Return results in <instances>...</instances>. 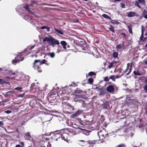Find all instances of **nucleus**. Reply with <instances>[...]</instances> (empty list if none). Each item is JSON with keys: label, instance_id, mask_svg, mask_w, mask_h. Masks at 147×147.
Wrapping results in <instances>:
<instances>
[{"label": "nucleus", "instance_id": "1", "mask_svg": "<svg viewBox=\"0 0 147 147\" xmlns=\"http://www.w3.org/2000/svg\"><path fill=\"white\" fill-rule=\"evenodd\" d=\"M46 62H47V61L45 59H43L41 61L40 60H36L33 63V67L35 69H37L39 72H41L42 70L38 66V65H41L45 63Z\"/></svg>", "mask_w": 147, "mask_h": 147}, {"label": "nucleus", "instance_id": "2", "mask_svg": "<svg viewBox=\"0 0 147 147\" xmlns=\"http://www.w3.org/2000/svg\"><path fill=\"white\" fill-rule=\"evenodd\" d=\"M116 86L115 84L110 85L106 88V90L110 93H113Z\"/></svg>", "mask_w": 147, "mask_h": 147}, {"label": "nucleus", "instance_id": "3", "mask_svg": "<svg viewBox=\"0 0 147 147\" xmlns=\"http://www.w3.org/2000/svg\"><path fill=\"white\" fill-rule=\"evenodd\" d=\"M17 58L19 59H14L12 60V63L13 64L15 65L17 63L20 61H22L23 60L22 58L21 57V56L20 55H17Z\"/></svg>", "mask_w": 147, "mask_h": 147}, {"label": "nucleus", "instance_id": "4", "mask_svg": "<svg viewBox=\"0 0 147 147\" xmlns=\"http://www.w3.org/2000/svg\"><path fill=\"white\" fill-rule=\"evenodd\" d=\"M127 16L129 17H131L135 16H138V13L135 11H130L127 13Z\"/></svg>", "mask_w": 147, "mask_h": 147}, {"label": "nucleus", "instance_id": "5", "mask_svg": "<svg viewBox=\"0 0 147 147\" xmlns=\"http://www.w3.org/2000/svg\"><path fill=\"white\" fill-rule=\"evenodd\" d=\"M50 37H46L43 39V42H51L54 39V38L51 36H49Z\"/></svg>", "mask_w": 147, "mask_h": 147}, {"label": "nucleus", "instance_id": "6", "mask_svg": "<svg viewBox=\"0 0 147 147\" xmlns=\"http://www.w3.org/2000/svg\"><path fill=\"white\" fill-rule=\"evenodd\" d=\"M51 42V45L53 47H54L55 45H58L59 44V41L57 40H56L55 39H53Z\"/></svg>", "mask_w": 147, "mask_h": 147}, {"label": "nucleus", "instance_id": "7", "mask_svg": "<svg viewBox=\"0 0 147 147\" xmlns=\"http://www.w3.org/2000/svg\"><path fill=\"white\" fill-rule=\"evenodd\" d=\"M63 131L64 130L63 129H62L60 130L59 131L58 133H59V134H61V138L62 139H63L64 140L66 141L67 138H65L64 136H63V135L62 134V133H63L64 134H66L65 133V132Z\"/></svg>", "mask_w": 147, "mask_h": 147}, {"label": "nucleus", "instance_id": "8", "mask_svg": "<svg viewBox=\"0 0 147 147\" xmlns=\"http://www.w3.org/2000/svg\"><path fill=\"white\" fill-rule=\"evenodd\" d=\"M82 97L83 96L82 95L76 94L74 98V99L75 102H77L78 100V99L82 98Z\"/></svg>", "mask_w": 147, "mask_h": 147}, {"label": "nucleus", "instance_id": "9", "mask_svg": "<svg viewBox=\"0 0 147 147\" xmlns=\"http://www.w3.org/2000/svg\"><path fill=\"white\" fill-rule=\"evenodd\" d=\"M55 30V33L57 34H60L61 35H63L64 33L62 30H60L57 29L55 28H54Z\"/></svg>", "mask_w": 147, "mask_h": 147}, {"label": "nucleus", "instance_id": "10", "mask_svg": "<svg viewBox=\"0 0 147 147\" xmlns=\"http://www.w3.org/2000/svg\"><path fill=\"white\" fill-rule=\"evenodd\" d=\"M24 137L26 140H29L31 138V136L29 132H27L24 134Z\"/></svg>", "mask_w": 147, "mask_h": 147}, {"label": "nucleus", "instance_id": "11", "mask_svg": "<svg viewBox=\"0 0 147 147\" xmlns=\"http://www.w3.org/2000/svg\"><path fill=\"white\" fill-rule=\"evenodd\" d=\"M127 28L128 29V31L129 33L131 34H133V32L132 31V28L133 27V25H127Z\"/></svg>", "mask_w": 147, "mask_h": 147}, {"label": "nucleus", "instance_id": "12", "mask_svg": "<svg viewBox=\"0 0 147 147\" xmlns=\"http://www.w3.org/2000/svg\"><path fill=\"white\" fill-rule=\"evenodd\" d=\"M79 129H81L82 130H84V132H83V133L85 134V135H89V133L90 132H91L90 131L84 130L83 129L79 128Z\"/></svg>", "mask_w": 147, "mask_h": 147}, {"label": "nucleus", "instance_id": "13", "mask_svg": "<svg viewBox=\"0 0 147 147\" xmlns=\"http://www.w3.org/2000/svg\"><path fill=\"white\" fill-rule=\"evenodd\" d=\"M61 44L63 46V48L65 49H66V46L67 45V43L65 41H62L60 42Z\"/></svg>", "mask_w": 147, "mask_h": 147}, {"label": "nucleus", "instance_id": "14", "mask_svg": "<svg viewBox=\"0 0 147 147\" xmlns=\"http://www.w3.org/2000/svg\"><path fill=\"white\" fill-rule=\"evenodd\" d=\"M102 16L104 17V18L107 19L109 20H111V18L109 16L105 14H103L102 15Z\"/></svg>", "mask_w": 147, "mask_h": 147}, {"label": "nucleus", "instance_id": "15", "mask_svg": "<svg viewBox=\"0 0 147 147\" xmlns=\"http://www.w3.org/2000/svg\"><path fill=\"white\" fill-rule=\"evenodd\" d=\"M117 63L116 61H113L109 63V65L108 66L109 68H111L113 67V64H115Z\"/></svg>", "mask_w": 147, "mask_h": 147}, {"label": "nucleus", "instance_id": "16", "mask_svg": "<svg viewBox=\"0 0 147 147\" xmlns=\"http://www.w3.org/2000/svg\"><path fill=\"white\" fill-rule=\"evenodd\" d=\"M98 91L100 92V95H102L104 94V92L102 88H98Z\"/></svg>", "mask_w": 147, "mask_h": 147}, {"label": "nucleus", "instance_id": "17", "mask_svg": "<svg viewBox=\"0 0 147 147\" xmlns=\"http://www.w3.org/2000/svg\"><path fill=\"white\" fill-rule=\"evenodd\" d=\"M145 29L144 28V26H141V38H142L143 37V36H144V32L145 31Z\"/></svg>", "mask_w": 147, "mask_h": 147}, {"label": "nucleus", "instance_id": "18", "mask_svg": "<svg viewBox=\"0 0 147 147\" xmlns=\"http://www.w3.org/2000/svg\"><path fill=\"white\" fill-rule=\"evenodd\" d=\"M124 46V45L123 43V42L122 44H119L116 46V48L118 49H121L122 47H123Z\"/></svg>", "mask_w": 147, "mask_h": 147}, {"label": "nucleus", "instance_id": "19", "mask_svg": "<svg viewBox=\"0 0 147 147\" xmlns=\"http://www.w3.org/2000/svg\"><path fill=\"white\" fill-rule=\"evenodd\" d=\"M118 53L117 52H114L112 54V56L114 58L118 57Z\"/></svg>", "mask_w": 147, "mask_h": 147}, {"label": "nucleus", "instance_id": "20", "mask_svg": "<svg viewBox=\"0 0 147 147\" xmlns=\"http://www.w3.org/2000/svg\"><path fill=\"white\" fill-rule=\"evenodd\" d=\"M12 93V92L11 91H8L6 92L4 96L5 97H7L11 95Z\"/></svg>", "mask_w": 147, "mask_h": 147}, {"label": "nucleus", "instance_id": "21", "mask_svg": "<svg viewBox=\"0 0 147 147\" xmlns=\"http://www.w3.org/2000/svg\"><path fill=\"white\" fill-rule=\"evenodd\" d=\"M48 55H49L51 58L54 57L55 55V53L53 52H52V53L49 52L48 53Z\"/></svg>", "mask_w": 147, "mask_h": 147}, {"label": "nucleus", "instance_id": "22", "mask_svg": "<svg viewBox=\"0 0 147 147\" xmlns=\"http://www.w3.org/2000/svg\"><path fill=\"white\" fill-rule=\"evenodd\" d=\"M133 73L136 76H140L141 75V74L138 71H134Z\"/></svg>", "mask_w": 147, "mask_h": 147}, {"label": "nucleus", "instance_id": "23", "mask_svg": "<svg viewBox=\"0 0 147 147\" xmlns=\"http://www.w3.org/2000/svg\"><path fill=\"white\" fill-rule=\"evenodd\" d=\"M127 68L124 71V73H125L127 72L128 71V70H129L130 66L131 65H130L129 63H128L127 64Z\"/></svg>", "mask_w": 147, "mask_h": 147}, {"label": "nucleus", "instance_id": "24", "mask_svg": "<svg viewBox=\"0 0 147 147\" xmlns=\"http://www.w3.org/2000/svg\"><path fill=\"white\" fill-rule=\"evenodd\" d=\"M24 7L25 9L27 10L28 12L30 10L29 9L30 7L29 6L27 5H26L24 6Z\"/></svg>", "mask_w": 147, "mask_h": 147}, {"label": "nucleus", "instance_id": "25", "mask_svg": "<svg viewBox=\"0 0 147 147\" xmlns=\"http://www.w3.org/2000/svg\"><path fill=\"white\" fill-rule=\"evenodd\" d=\"M88 142L90 145H91V144H95L96 143V142L95 141L88 140Z\"/></svg>", "mask_w": 147, "mask_h": 147}, {"label": "nucleus", "instance_id": "26", "mask_svg": "<svg viewBox=\"0 0 147 147\" xmlns=\"http://www.w3.org/2000/svg\"><path fill=\"white\" fill-rule=\"evenodd\" d=\"M109 30H110L113 33H115V30L113 26H110V27L109 28Z\"/></svg>", "mask_w": 147, "mask_h": 147}, {"label": "nucleus", "instance_id": "27", "mask_svg": "<svg viewBox=\"0 0 147 147\" xmlns=\"http://www.w3.org/2000/svg\"><path fill=\"white\" fill-rule=\"evenodd\" d=\"M110 79L112 80L113 81H115V75H111L110 76H109Z\"/></svg>", "mask_w": 147, "mask_h": 147}, {"label": "nucleus", "instance_id": "28", "mask_svg": "<svg viewBox=\"0 0 147 147\" xmlns=\"http://www.w3.org/2000/svg\"><path fill=\"white\" fill-rule=\"evenodd\" d=\"M107 104L106 103L103 104L102 105V108L104 109H107Z\"/></svg>", "mask_w": 147, "mask_h": 147}, {"label": "nucleus", "instance_id": "29", "mask_svg": "<svg viewBox=\"0 0 147 147\" xmlns=\"http://www.w3.org/2000/svg\"><path fill=\"white\" fill-rule=\"evenodd\" d=\"M13 71L12 70H10L8 71V74H10L11 75H15V72H12Z\"/></svg>", "mask_w": 147, "mask_h": 147}, {"label": "nucleus", "instance_id": "30", "mask_svg": "<svg viewBox=\"0 0 147 147\" xmlns=\"http://www.w3.org/2000/svg\"><path fill=\"white\" fill-rule=\"evenodd\" d=\"M111 23L113 24H118L119 22L115 20H113L111 22Z\"/></svg>", "mask_w": 147, "mask_h": 147}, {"label": "nucleus", "instance_id": "31", "mask_svg": "<svg viewBox=\"0 0 147 147\" xmlns=\"http://www.w3.org/2000/svg\"><path fill=\"white\" fill-rule=\"evenodd\" d=\"M36 4V3L34 1H32L31 2V3H30V5L31 6H32V7H33L34 5H35Z\"/></svg>", "mask_w": 147, "mask_h": 147}, {"label": "nucleus", "instance_id": "32", "mask_svg": "<svg viewBox=\"0 0 147 147\" xmlns=\"http://www.w3.org/2000/svg\"><path fill=\"white\" fill-rule=\"evenodd\" d=\"M147 37H144V36H143V37L142 38H141V36H140V39L141 40H142V41H144L146 40V39H147Z\"/></svg>", "mask_w": 147, "mask_h": 147}, {"label": "nucleus", "instance_id": "33", "mask_svg": "<svg viewBox=\"0 0 147 147\" xmlns=\"http://www.w3.org/2000/svg\"><path fill=\"white\" fill-rule=\"evenodd\" d=\"M95 75V73L92 71L90 72L89 73H88V75L90 76H92L94 75Z\"/></svg>", "mask_w": 147, "mask_h": 147}, {"label": "nucleus", "instance_id": "34", "mask_svg": "<svg viewBox=\"0 0 147 147\" xmlns=\"http://www.w3.org/2000/svg\"><path fill=\"white\" fill-rule=\"evenodd\" d=\"M88 82L90 84H92L93 82V80L92 78H90L88 80Z\"/></svg>", "mask_w": 147, "mask_h": 147}, {"label": "nucleus", "instance_id": "35", "mask_svg": "<svg viewBox=\"0 0 147 147\" xmlns=\"http://www.w3.org/2000/svg\"><path fill=\"white\" fill-rule=\"evenodd\" d=\"M82 112V111L81 110H78L77 112L76 113L77 114V115H78L80 114Z\"/></svg>", "mask_w": 147, "mask_h": 147}, {"label": "nucleus", "instance_id": "36", "mask_svg": "<svg viewBox=\"0 0 147 147\" xmlns=\"http://www.w3.org/2000/svg\"><path fill=\"white\" fill-rule=\"evenodd\" d=\"M131 67H132V65H131V66H130L129 70L128 73H127L126 74V75H127V76L129 74V73L131 72Z\"/></svg>", "mask_w": 147, "mask_h": 147}, {"label": "nucleus", "instance_id": "37", "mask_svg": "<svg viewBox=\"0 0 147 147\" xmlns=\"http://www.w3.org/2000/svg\"><path fill=\"white\" fill-rule=\"evenodd\" d=\"M14 89L18 91H21L22 89V88L20 87H17L15 88Z\"/></svg>", "mask_w": 147, "mask_h": 147}, {"label": "nucleus", "instance_id": "38", "mask_svg": "<svg viewBox=\"0 0 147 147\" xmlns=\"http://www.w3.org/2000/svg\"><path fill=\"white\" fill-rule=\"evenodd\" d=\"M5 81L3 79H0V84H3L5 83Z\"/></svg>", "mask_w": 147, "mask_h": 147}, {"label": "nucleus", "instance_id": "39", "mask_svg": "<svg viewBox=\"0 0 147 147\" xmlns=\"http://www.w3.org/2000/svg\"><path fill=\"white\" fill-rule=\"evenodd\" d=\"M34 46H35V45H33L32 46H29L28 47V49L29 50H31L32 49H33L34 48Z\"/></svg>", "mask_w": 147, "mask_h": 147}, {"label": "nucleus", "instance_id": "40", "mask_svg": "<svg viewBox=\"0 0 147 147\" xmlns=\"http://www.w3.org/2000/svg\"><path fill=\"white\" fill-rule=\"evenodd\" d=\"M104 81H106V82H107V81H109V79L108 77L107 76V77H105L104 79Z\"/></svg>", "mask_w": 147, "mask_h": 147}, {"label": "nucleus", "instance_id": "41", "mask_svg": "<svg viewBox=\"0 0 147 147\" xmlns=\"http://www.w3.org/2000/svg\"><path fill=\"white\" fill-rule=\"evenodd\" d=\"M25 94L24 93H23L22 94H20L18 95V97H23L24 96Z\"/></svg>", "mask_w": 147, "mask_h": 147}, {"label": "nucleus", "instance_id": "42", "mask_svg": "<svg viewBox=\"0 0 147 147\" xmlns=\"http://www.w3.org/2000/svg\"><path fill=\"white\" fill-rule=\"evenodd\" d=\"M135 5H136L139 8H141V7L138 4L137 1H136L135 3Z\"/></svg>", "mask_w": 147, "mask_h": 147}, {"label": "nucleus", "instance_id": "43", "mask_svg": "<svg viewBox=\"0 0 147 147\" xmlns=\"http://www.w3.org/2000/svg\"><path fill=\"white\" fill-rule=\"evenodd\" d=\"M4 112V113H6L9 114L11 113L12 111L10 110H7V111H5Z\"/></svg>", "mask_w": 147, "mask_h": 147}, {"label": "nucleus", "instance_id": "44", "mask_svg": "<svg viewBox=\"0 0 147 147\" xmlns=\"http://www.w3.org/2000/svg\"><path fill=\"white\" fill-rule=\"evenodd\" d=\"M117 147H125V145L124 144H121L117 146Z\"/></svg>", "mask_w": 147, "mask_h": 147}, {"label": "nucleus", "instance_id": "45", "mask_svg": "<svg viewBox=\"0 0 147 147\" xmlns=\"http://www.w3.org/2000/svg\"><path fill=\"white\" fill-rule=\"evenodd\" d=\"M78 115H77V114H76V113H75L74 114H72L71 116L72 117L74 118V117H76Z\"/></svg>", "mask_w": 147, "mask_h": 147}, {"label": "nucleus", "instance_id": "46", "mask_svg": "<svg viewBox=\"0 0 147 147\" xmlns=\"http://www.w3.org/2000/svg\"><path fill=\"white\" fill-rule=\"evenodd\" d=\"M5 79L7 81H9L10 80V78L9 77L7 76L5 78Z\"/></svg>", "mask_w": 147, "mask_h": 147}, {"label": "nucleus", "instance_id": "47", "mask_svg": "<svg viewBox=\"0 0 147 147\" xmlns=\"http://www.w3.org/2000/svg\"><path fill=\"white\" fill-rule=\"evenodd\" d=\"M147 13V11L145 10L144 9V11H143V12L142 13V14L143 15H145Z\"/></svg>", "mask_w": 147, "mask_h": 147}, {"label": "nucleus", "instance_id": "48", "mask_svg": "<svg viewBox=\"0 0 147 147\" xmlns=\"http://www.w3.org/2000/svg\"><path fill=\"white\" fill-rule=\"evenodd\" d=\"M139 3H144L145 2L144 0H138Z\"/></svg>", "mask_w": 147, "mask_h": 147}, {"label": "nucleus", "instance_id": "49", "mask_svg": "<svg viewBox=\"0 0 147 147\" xmlns=\"http://www.w3.org/2000/svg\"><path fill=\"white\" fill-rule=\"evenodd\" d=\"M121 34L123 35V36L124 37V38H126V34L124 33H121Z\"/></svg>", "mask_w": 147, "mask_h": 147}, {"label": "nucleus", "instance_id": "50", "mask_svg": "<svg viewBox=\"0 0 147 147\" xmlns=\"http://www.w3.org/2000/svg\"><path fill=\"white\" fill-rule=\"evenodd\" d=\"M144 89L145 90L147 91V84L144 87Z\"/></svg>", "mask_w": 147, "mask_h": 147}, {"label": "nucleus", "instance_id": "51", "mask_svg": "<svg viewBox=\"0 0 147 147\" xmlns=\"http://www.w3.org/2000/svg\"><path fill=\"white\" fill-rule=\"evenodd\" d=\"M76 92L78 93H80L82 92V90H76Z\"/></svg>", "mask_w": 147, "mask_h": 147}, {"label": "nucleus", "instance_id": "52", "mask_svg": "<svg viewBox=\"0 0 147 147\" xmlns=\"http://www.w3.org/2000/svg\"><path fill=\"white\" fill-rule=\"evenodd\" d=\"M121 6L122 8H125V5L121 3Z\"/></svg>", "mask_w": 147, "mask_h": 147}, {"label": "nucleus", "instance_id": "53", "mask_svg": "<svg viewBox=\"0 0 147 147\" xmlns=\"http://www.w3.org/2000/svg\"><path fill=\"white\" fill-rule=\"evenodd\" d=\"M4 125L3 123L1 121H0V127H1Z\"/></svg>", "mask_w": 147, "mask_h": 147}, {"label": "nucleus", "instance_id": "54", "mask_svg": "<svg viewBox=\"0 0 147 147\" xmlns=\"http://www.w3.org/2000/svg\"><path fill=\"white\" fill-rule=\"evenodd\" d=\"M25 18H29V19L30 20L31 19V18H30V17L29 16V15H26L25 16Z\"/></svg>", "mask_w": 147, "mask_h": 147}, {"label": "nucleus", "instance_id": "55", "mask_svg": "<svg viewBox=\"0 0 147 147\" xmlns=\"http://www.w3.org/2000/svg\"><path fill=\"white\" fill-rule=\"evenodd\" d=\"M5 105L4 103L3 102V101H2L0 102V105Z\"/></svg>", "mask_w": 147, "mask_h": 147}, {"label": "nucleus", "instance_id": "56", "mask_svg": "<svg viewBox=\"0 0 147 147\" xmlns=\"http://www.w3.org/2000/svg\"><path fill=\"white\" fill-rule=\"evenodd\" d=\"M2 101H3V102H7V101H8V100L7 99H6L4 100H3Z\"/></svg>", "mask_w": 147, "mask_h": 147}, {"label": "nucleus", "instance_id": "57", "mask_svg": "<svg viewBox=\"0 0 147 147\" xmlns=\"http://www.w3.org/2000/svg\"><path fill=\"white\" fill-rule=\"evenodd\" d=\"M29 12H30V13L32 14V15H34V13L31 10H30L29 11Z\"/></svg>", "mask_w": 147, "mask_h": 147}, {"label": "nucleus", "instance_id": "58", "mask_svg": "<svg viewBox=\"0 0 147 147\" xmlns=\"http://www.w3.org/2000/svg\"><path fill=\"white\" fill-rule=\"evenodd\" d=\"M115 79H116V78H118L120 77V76H119V75H115Z\"/></svg>", "mask_w": 147, "mask_h": 147}, {"label": "nucleus", "instance_id": "59", "mask_svg": "<svg viewBox=\"0 0 147 147\" xmlns=\"http://www.w3.org/2000/svg\"><path fill=\"white\" fill-rule=\"evenodd\" d=\"M46 29H47V30L48 31H49L50 28L47 26H46Z\"/></svg>", "mask_w": 147, "mask_h": 147}, {"label": "nucleus", "instance_id": "60", "mask_svg": "<svg viewBox=\"0 0 147 147\" xmlns=\"http://www.w3.org/2000/svg\"><path fill=\"white\" fill-rule=\"evenodd\" d=\"M46 26H42V27H41L40 28L41 29H46Z\"/></svg>", "mask_w": 147, "mask_h": 147}, {"label": "nucleus", "instance_id": "61", "mask_svg": "<svg viewBox=\"0 0 147 147\" xmlns=\"http://www.w3.org/2000/svg\"><path fill=\"white\" fill-rule=\"evenodd\" d=\"M144 17L145 18L147 19V14H146L144 15Z\"/></svg>", "mask_w": 147, "mask_h": 147}, {"label": "nucleus", "instance_id": "62", "mask_svg": "<svg viewBox=\"0 0 147 147\" xmlns=\"http://www.w3.org/2000/svg\"><path fill=\"white\" fill-rule=\"evenodd\" d=\"M21 144L22 147L24 145V143L23 142H22L21 143Z\"/></svg>", "mask_w": 147, "mask_h": 147}, {"label": "nucleus", "instance_id": "63", "mask_svg": "<svg viewBox=\"0 0 147 147\" xmlns=\"http://www.w3.org/2000/svg\"><path fill=\"white\" fill-rule=\"evenodd\" d=\"M16 147H21V146H20V145L18 144V145H16Z\"/></svg>", "mask_w": 147, "mask_h": 147}, {"label": "nucleus", "instance_id": "64", "mask_svg": "<svg viewBox=\"0 0 147 147\" xmlns=\"http://www.w3.org/2000/svg\"><path fill=\"white\" fill-rule=\"evenodd\" d=\"M3 68H0V71H5V69L3 70Z\"/></svg>", "mask_w": 147, "mask_h": 147}]
</instances>
